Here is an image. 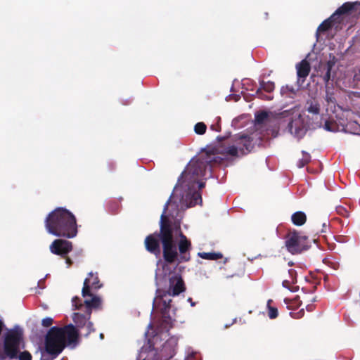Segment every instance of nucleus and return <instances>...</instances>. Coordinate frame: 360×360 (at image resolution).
<instances>
[{"instance_id":"obj_24","label":"nucleus","mask_w":360,"mask_h":360,"mask_svg":"<svg viewBox=\"0 0 360 360\" xmlns=\"http://www.w3.org/2000/svg\"><path fill=\"white\" fill-rule=\"evenodd\" d=\"M269 118V113L266 111H261L255 114V125L263 124L266 122Z\"/></svg>"},{"instance_id":"obj_34","label":"nucleus","mask_w":360,"mask_h":360,"mask_svg":"<svg viewBox=\"0 0 360 360\" xmlns=\"http://www.w3.org/2000/svg\"><path fill=\"white\" fill-rule=\"evenodd\" d=\"M72 306L75 309H79L82 307V304L81 303V300L78 297H74L72 299Z\"/></svg>"},{"instance_id":"obj_32","label":"nucleus","mask_w":360,"mask_h":360,"mask_svg":"<svg viewBox=\"0 0 360 360\" xmlns=\"http://www.w3.org/2000/svg\"><path fill=\"white\" fill-rule=\"evenodd\" d=\"M256 94L257 95V97L260 99H262V100H266V101H270L273 98L272 96H267L265 94L263 93L262 91V89L259 88L257 91H256Z\"/></svg>"},{"instance_id":"obj_6","label":"nucleus","mask_w":360,"mask_h":360,"mask_svg":"<svg viewBox=\"0 0 360 360\" xmlns=\"http://www.w3.org/2000/svg\"><path fill=\"white\" fill-rule=\"evenodd\" d=\"M23 330L18 326L7 328L0 344V360L17 359V354L24 347Z\"/></svg>"},{"instance_id":"obj_20","label":"nucleus","mask_w":360,"mask_h":360,"mask_svg":"<svg viewBox=\"0 0 360 360\" xmlns=\"http://www.w3.org/2000/svg\"><path fill=\"white\" fill-rule=\"evenodd\" d=\"M291 220L294 225L300 226L305 224L307 216L304 212L297 211L292 214Z\"/></svg>"},{"instance_id":"obj_45","label":"nucleus","mask_w":360,"mask_h":360,"mask_svg":"<svg viewBox=\"0 0 360 360\" xmlns=\"http://www.w3.org/2000/svg\"><path fill=\"white\" fill-rule=\"evenodd\" d=\"M217 139L219 143H220L221 141H224L226 138L224 136H217Z\"/></svg>"},{"instance_id":"obj_36","label":"nucleus","mask_w":360,"mask_h":360,"mask_svg":"<svg viewBox=\"0 0 360 360\" xmlns=\"http://www.w3.org/2000/svg\"><path fill=\"white\" fill-rule=\"evenodd\" d=\"M304 309H300L297 312H290V316L293 319H297L302 318L304 316Z\"/></svg>"},{"instance_id":"obj_46","label":"nucleus","mask_w":360,"mask_h":360,"mask_svg":"<svg viewBox=\"0 0 360 360\" xmlns=\"http://www.w3.org/2000/svg\"><path fill=\"white\" fill-rule=\"evenodd\" d=\"M313 307H314L313 305H307L306 308H307V311H311L313 310Z\"/></svg>"},{"instance_id":"obj_48","label":"nucleus","mask_w":360,"mask_h":360,"mask_svg":"<svg viewBox=\"0 0 360 360\" xmlns=\"http://www.w3.org/2000/svg\"><path fill=\"white\" fill-rule=\"evenodd\" d=\"M292 264H292V262H288V265H289V266H291Z\"/></svg>"},{"instance_id":"obj_4","label":"nucleus","mask_w":360,"mask_h":360,"mask_svg":"<svg viewBox=\"0 0 360 360\" xmlns=\"http://www.w3.org/2000/svg\"><path fill=\"white\" fill-rule=\"evenodd\" d=\"M264 136L262 135L259 129H257L250 135H237L234 137L233 141L236 145L214 146L207 149L210 156L218 157L217 155L224 156H238V152L242 155L251 152L254 147L262 144Z\"/></svg>"},{"instance_id":"obj_42","label":"nucleus","mask_w":360,"mask_h":360,"mask_svg":"<svg viewBox=\"0 0 360 360\" xmlns=\"http://www.w3.org/2000/svg\"><path fill=\"white\" fill-rule=\"evenodd\" d=\"M6 325L2 319H0V335H1L3 331L6 330Z\"/></svg>"},{"instance_id":"obj_1","label":"nucleus","mask_w":360,"mask_h":360,"mask_svg":"<svg viewBox=\"0 0 360 360\" xmlns=\"http://www.w3.org/2000/svg\"><path fill=\"white\" fill-rule=\"evenodd\" d=\"M170 198L165 203L160 217V231L147 236L144 240L146 250L155 256L160 255V242L162 247V257L167 264H181L191 259V242L182 233L179 225L173 226L166 215Z\"/></svg>"},{"instance_id":"obj_19","label":"nucleus","mask_w":360,"mask_h":360,"mask_svg":"<svg viewBox=\"0 0 360 360\" xmlns=\"http://www.w3.org/2000/svg\"><path fill=\"white\" fill-rule=\"evenodd\" d=\"M288 278H285L283 281L282 285L284 288L293 291L292 289V285L297 283V272L293 269H288Z\"/></svg>"},{"instance_id":"obj_10","label":"nucleus","mask_w":360,"mask_h":360,"mask_svg":"<svg viewBox=\"0 0 360 360\" xmlns=\"http://www.w3.org/2000/svg\"><path fill=\"white\" fill-rule=\"evenodd\" d=\"M73 249L72 243L65 239H55L49 246V250L52 254L66 257Z\"/></svg>"},{"instance_id":"obj_26","label":"nucleus","mask_w":360,"mask_h":360,"mask_svg":"<svg viewBox=\"0 0 360 360\" xmlns=\"http://www.w3.org/2000/svg\"><path fill=\"white\" fill-rule=\"evenodd\" d=\"M311 161V155L309 153L302 151V158L297 162V166L300 168L304 167Z\"/></svg>"},{"instance_id":"obj_41","label":"nucleus","mask_w":360,"mask_h":360,"mask_svg":"<svg viewBox=\"0 0 360 360\" xmlns=\"http://www.w3.org/2000/svg\"><path fill=\"white\" fill-rule=\"evenodd\" d=\"M210 129L212 131H221V126H220V124L219 123H217L216 124H212L210 126Z\"/></svg>"},{"instance_id":"obj_49","label":"nucleus","mask_w":360,"mask_h":360,"mask_svg":"<svg viewBox=\"0 0 360 360\" xmlns=\"http://www.w3.org/2000/svg\"><path fill=\"white\" fill-rule=\"evenodd\" d=\"M117 209V205H116V208L115 209V210L113 211L115 213L116 212V210Z\"/></svg>"},{"instance_id":"obj_23","label":"nucleus","mask_w":360,"mask_h":360,"mask_svg":"<svg viewBox=\"0 0 360 360\" xmlns=\"http://www.w3.org/2000/svg\"><path fill=\"white\" fill-rule=\"evenodd\" d=\"M60 353H58V352L49 351V348L45 347V349L41 351V355L40 360H53L56 359Z\"/></svg>"},{"instance_id":"obj_37","label":"nucleus","mask_w":360,"mask_h":360,"mask_svg":"<svg viewBox=\"0 0 360 360\" xmlns=\"http://www.w3.org/2000/svg\"><path fill=\"white\" fill-rule=\"evenodd\" d=\"M287 92H290L292 94H295V91L292 86H286L285 87H282L281 89V94H285Z\"/></svg>"},{"instance_id":"obj_17","label":"nucleus","mask_w":360,"mask_h":360,"mask_svg":"<svg viewBox=\"0 0 360 360\" xmlns=\"http://www.w3.org/2000/svg\"><path fill=\"white\" fill-rule=\"evenodd\" d=\"M91 299H86L84 302L85 306H86V311L90 312V314H91L92 309H98L100 308L101 305V300L99 297L96 295H94L92 294V296H90Z\"/></svg>"},{"instance_id":"obj_38","label":"nucleus","mask_w":360,"mask_h":360,"mask_svg":"<svg viewBox=\"0 0 360 360\" xmlns=\"http://www.w3.org/2000/svg\"><path fill=\"white\" fill-rule=\"evenodd\" d=\"M338 212L340 214H342L345 217H348V212L346 209H345L344 207H340L338 208Z\"/></svg>"},{"instance_id":"obj_31","label":"nucleus","mask_w":360,"mask_h":360,"mask_svg":"<svg viewBox=\"0 0 360 360\" xmlns=\"http://www.w3.org/2000/svg\"><path fill=\"white\" fill-rule=\"evenodd\" d=\"M32 356L27 351L19 352L17 354V359L19 360H32Z\"/></svg>"},{"instance_id":"obj_22","label":"nucleus","mask_w":360,"mask_h":360,"mask_svg":"<svg viewBox=\"0 0 360 360\" xmlns=\"http://www.w3.org/2000/svg\"><path fill=\"white\" fill-rule=\"evenodd\" d=\"M198 255L204 259L207 260H217L222 258L223 255L220 252H198Z\"/></svg>"},{"instance_id":"obj_27","label":"nucleus","mask_w":360,"mask_h":360,"mask_svg":"<svg viewBox=\"0 0 360 360\" xmlns=\"http://www.w3.org/2000/svg\"><path fill=\"white\" fill-rule=\"evenodd\" d=\"M271 302V300H268V302H267V307L269 309L268 316L271 319H274L278 316V309L276 307H271L270 305Z\"/></svg>"},{"instance_id":"obj_30","label":"nucleus","mask_w":360,"mask_h":360,"mask_svg":"<svg viewBox=\"0 0 360 360\" xmlns=\"http://www.w3.org/2000/svg\"><path fill=\"white\" fill-rule=\"evenodd\" d=\"M347 127L352 130V133L354 134L360 135V124L356 122H349Z\"/></svg>"},{"instance_id":"obj_40","label":"nucleus","mask_w":360,"mask_h":360,"mask_svg":"<svg viewBox=\"0 0 360 360\" xmlns=\"http://www.w3.org/2000/svg\"><path fill=\"white\" fill-rule=\"evenodd\" d=\"M335 63L333 61L329 60L327 62L326 65V70H328V72H331V70L333 67L334 66Z\"/></svg>"},{"instance_id":"obj_12","label":"nucleus","mask_w":360,"mask_h":360,"mask_svg":"<svg viewBox=\"0 0 360 360\" xmlns=\"http://www.w3.org/2000/svg\"><path fill=\"white\" fill-rule=\"evenodd\" d=\"M102 287L98 274L90 272L88 277L84 279L83 288L82 290V295L83 297L92 296L91 290H97Z\"/></svg>"},{"instance_id":"obj_21","label":"nucleus","mask_w":360,"mask_h":360,"mask_svg":"<svg viewBox=\"0 0 360 360\" xmlns=\"http://www.w3.org/2000/svg\"><path fill=\"white\" fill-rule=\"evenodd\" d=\"M306 109L309 113L318 115L320 112V105L315 100H309L307 102Z\"/></svg>"},{"instance_id":"obj_2","label":"nucleus","mask_w":360,"mask_h":360,"mask_svg":"<svg viewBox=\"0 0 360 360\" xmlns=\"http://www.w3.org/2000/svg\"><path fill=\"white\" fill-rule=\"evenodd\" d=\"M45 227L50 234L57 237L72 238L77 234L75 215L63 207H57L48 214Z\"/></svg>"},{"instance_id":"obj_47","label":"nucleus","mask_w":360,"mask_h":360,"mask_svg":"<svg viewBox=\"0 0 360 360\" xmlns=\"http://www.w3.org/2000/svg\"><path fill=\"white\" fill-rule=\"evenodd\" d=\"M188 300L190 302V303H191V305L192 306H194L195 305V303L194 302H192V299L191 298H188Z\"/></svg>"},{"instance_id":"obj_43","label":"nucleus","mask_w":360,"mask_h":360,"mask_svg":"<svg viewBox=\"0 0 360 360\" xmlns=\"http://www.w3.org/2000/svg\"><path fill=\"white\" fill-rule=\"evenodd\" d=\"M63 258L65 259V263L68 264V267H70L73 264L72 260L68 255H66V257Z\"/></svg>"},{"instance_id":"obj_7","label":"nucleus","mask_w":360,"mask_h":360,"mask_svg":"<svg viewBox=\"0 0 360 360\" xmlns=\"http://www.w3.org/2000/svg\"><path fill=\"white\" fill-rule=\"evenodd\" d=\"M167 293L160 290L156 291V296L153 300V308L160 311L162 316L160 326L163 330H169L172 328V320L169 315L172 299H165Z\"/></svg>"},{"instance_id":"obj_18","label":"nucleus","mask_w":360,"mask_h":360,"mask_svg":"<svg viewBox=\"0 0 360 360\" xmlns=\"http://www.w3.org/2000/svg\"><path fill=\"white\" fill-rule=\"evenodd\" d=\"M341 20H338V18H332V15L328 19L323 20L318 27L316 34L319 32H325L329 30L335 23H340Z\"/></svg>"},{"instance_id":"obj_16","label":"nucleus","mask_w":360,"mask_h":360,"mask_svg":"<svg viewBox=\"0 0 360 360\" xmlns=\"http://www.w3.org/2000/svg\"><path fill=\"white\" fill-rule=\"evenodd\" d=\"M184 188H186V187H184ZM186 188L188 190V193L186 194V198H190V202H189L188 206L193 207L198 203L201 204L202 202L201 194L200 192L196 191L195 190V186L191 187V188H189L188 187H186Z\"/></svg>"},{"instance_id":"obj_13","label":"nucleus","mask_w":360,"mask_h":360,"mask_svg":"<svg viewBox=\"0 0 360 360\" xmlns=\"http://www.w3.org/2000/svg\"><path fill=\"white\" fill-rule=\"evenodd\" d=\"M186 290L185 284L180 276H174L169 279V288L168 291H165L160 289H158L157 290H160L162 293L166 292L167 295L165 297V299H170L169 296H176L179 295L181 292H184Z\"/></svg>"},{"instance_id":"obj_11","label":"nucleus","mask_w":360,"mask_h":360,"mask_svg":"<svg viewBox=\"0 0 360 360\" xmlns=\"http://www.w3.org/2000/svg\"><path fill=\"white\" fill-rule=\"evenodd\" d=\"M90 312H85L84 314L81 313H74L72 315V319L75 323L76 328L85 329V336H88L91 333L94 331L93 323L90 321L91 319Z\"/></svg>"},{"instance_id":"obj_28","label":"nucleus","mask_w":360,"mask_h":360,"mask_svg":"<svg viewBox=\"0 0 360 360\" xmlns=\"http://www.w3.org/2000/svg\"><path fill=\"white\" fill-rule=\"evenodd\" d=\"M207 126L204 122H198L194 126V131L197 134L202 135L206 132Z\"/></svg>"},{"instance_id":"obj_50","label":"nucleus","mask_w":360,"mask_h":360,"mask_svg":"<svg viewBox=\"0 0 360 360\" xmlns=\"http://www.w3.org/2000/svg\"><path fill=\"white\" fill-rule=\"evenodd\" d=\"M103 335L101 334L100 338H103Z\"/></svg>"},{"instance_id":"obj_44","label":"nucleus","mask_w":360,"mask_h":360,"mask_svg":"<svg viewBox=\"0 0 360 360\" xmlns=\"http://www.w3.org/2000/svg\"><path fill=\"white\" fill-rule=\"evenodd\" d=\"M196 184H198L199 189H202L205 186V184L204 182H201V181L200 182L198 180V182L196 183Z\"/></svg>"},{"instance_id":"obj_14","label":"nucleus","mask_w":360,"mask_h":360,"mask_svg":"<svg viewBox=\"0 0 360 360\" xmlns=\"http://www.w3.org/2000/svg\"><path fill=\"white\" fill-rule=\"evenodd\" d=\"M356 6H360V2H345L335 11L332 15V18H338V20L342 21V15L351 14L356 9Z\"/></svg>"},{"instance_id":"obj_25","label":"nucleus","mask_w":360,"mask_h":360,"mask_svg":"<svg viewBox=\"0 0 360 360\" xmlns=\"http://www.w3.org/2000/svg\"><path fill=\"white\" fill-rule=\"evenodd\" d=\"M259 88L265 91L266 92L271 93L274 91L275 84L274 82L271 81H261L259 82Z\"/></svg>"},{"instance_id":"obj_8","label":"nucleus","mask_w":360,"mask_h":360,"mask_svg":"<svg viewBox=\"0 0 360 360\" xmlns=\"http://www.w3.org/2000/svg\"><path fill=\"white\" fill-rule=\"evenodd\" d=\"M307 239V236H300L296 231L290 232L286 236V248L293 255L301 253L307 249V245H305Z\"/></svg>"},{"instance_id":"obj_5","label":"nucleus","mask_w":360,"mask_h":360,"mask_svg":"<svg viewBox=\"0 0 360 360\" xmlns=\"http://www.w3.org/2000/svg\"><path fill=\"white\" fill-rule=\"evenodd\" d=\"M79 332L74 325L68 324L63 327H51L45 336V347L49 351L61 353L67 345L77 342Z\"/></svg>"},{"instance_id":"obj_3","label":"nucleus","mask_w":360,"mask_h":360,"mask_svg":"<svg viewBox=\"0 0 360 360\" xmlns=\"http://www.w3.org/2000/svg\"><path fill=\"white\" fill-rule=\"evenodd\" d=\"M222 158L220 157L210 156L207 149L201 153L196 160H191L184 172L181 173L175 186V189L179 187H194L199 180V178L205 175L207 167H212L213 165L220 164Z\"/></svg>"},{"instance_id":"obj_15","label":"nucleus","mask_w":360,"mask_h":360,"mask_svg":"<svg viewBox=\"0 0 360 360\" xmlns=\"http://www.w3.org/2000/svg\"><path fill=\"white\" fill-rule=\"evenodd\" d=\"M297 82L303 83L311 71L309 63L304 59L296 65Z\"/></svg>"},{"instance_id":"obj_9","label":"nucleus","mask_w":360,"mask_h":360,"mask_svg":"<svg viewBox=\"0 0 360 360\" xmlns=\"http://www.w3.org/2000/svg\"><path fill=\"white\" fill-rule=\"evenodd\" d=\"M288 128L290 134L298 139L302 138L307 131V124L300 114L291 119L288 124Z\"/></svg>"},{"instance_id":"obj_39","label":"nucleus","mask_w":360,"mask_h":360,"mask_svg":"<svg viewBox=\"0 0 360 360\" xmlns=\"http://www.w3.org/2000/svg\"><path fill=\"white\" fill-rule=\"evenodd\" d=\"M330 72H328V70H326V72L325 73V75L323 77V79L324 82L326 84L330 79Z\"/></svg>"},{"instance_id":"obj_33","label":"nucleus","mask_w":360,"mask_h":360,"mask_svg":"<svg viewBox=\"0 0 360 360\" xmlns=\"http://www.w3.org/2000/svg\"><path fill=\"white\" fill-rule=\"evenodd\" d=\"M324 129L328 131H335V124L333 122L327 120L325 122Z\"/></svg>"},{"instance_id":"obj_35","label":"nucleus","mask_w":360,"mask_h":360,"mask_svg":"<svg viewBox=\"0 0 360 360\" xmlns=\"http://www.w3.org/2000/svg\"><path fill=\"white\" fill-rule=\"evenodd\" d=\"M53 323V319L51 317H46L41 320V325L45 328L51 326Z\"/></svg>"},{"instance_id":"obj_29","label":"nucleus","mask_w":360,"mask_h":360,"mask_svg":"<svg viewBox=\"0 0 360 360\" xmlns=\"http://www.w3.org/2000/svg\"><path fill=\"white\" fill-rule=\"evenodd\" d=\"M325 100L328 105L335 104L336 103V99L334 96L333 91H330V89H327L326 91Z\"/></svg>"}]
</instances>
